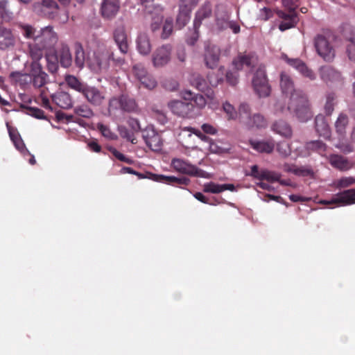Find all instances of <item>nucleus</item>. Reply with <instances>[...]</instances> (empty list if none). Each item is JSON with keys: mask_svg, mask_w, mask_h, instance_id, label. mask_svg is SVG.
I'll use <instances>...</instances> for the list:
<instances>
[{"mask_svg": "<svg viewBox=\"0 0 355 355\" xmlns=\"http://www.w3.org/2000/svg\"><path fill=\"white\" fill-rule=\"evenodd\" d=\"M15 44L16 40L12 31L0 26V50H12L14 49Z\"/></svg>", "mask_w": 355, "mask_h": 355, "instance_id": "obj_17", "label": "nucleus"}, {"mask_svg": "<svg viewBox=\"0 0 355 355\" xmlns=\"http://www.w3.org/2000/svg\"><path fill=\"white\" fill-rule=\"evenodd\" d=\"M171 111L175 115L183 118H192L196 114L193 103L189 101L173 100L168 103Z\"/></svg>", "mask_w": 355, "mask_h": 355, "instance_id": "obj_7", "label": "nucleus"}, {"mask_svg": "<svg viewBox=\"0 0 355 355\" xmlns=\"http://www.w3.org/2000/svg\"><path fill=\"white\" fill-rule=\"evenodd\" d=\"M121 110V95L119 97H112L108 101L107 112L110 116L114 114L118 110Z\"/></svg>", "mask_w": 355, "mask_h": 355, "instance_id": "obj_46", "label": "nucleus"}, {"mask_svg": "<svg viewBox=\"0 0 355 355\" xmlns=\"http://www.w3.org/2000/svg\"><path fill=\"white\" fill-rule=\"evenodd\" d=\"M90 129L94 131H99L101 133H105L110 131L108 125L101 121L97 123L92 122L90 125Z\"/></svg>", "mask_w": 355, "mask_h": 355, "instance_id": "obj_63", "label": "nucleus"}, {"mask_svg": "<svg viewBox=\"0 0 355 355\" xmlns=\"http://www.w3.org/2000/svg\"><path fill=\"white\" fill-rule=\"evenodd\" d=\"M58 9V5L53 0H42L33 5V10L36 14L50 19L55 17Z\"/></svg>", "mask_w": 355, "mask_h": 355, "instance_id": "obj_11", "label": "nucleus"}, {"mask_svg": "<svg viewBox=\"0 0 355 355\" xmlns=\"http://www.w3.org/2000/svg\"><path fill=\"white\" fill-rule=\"evenodd\" d=\"M280 87L283 93L294 94L297 92L295 89L293 80L287 73L282 72L280 74Z\"/></svg>", "mask_w": 355, "mask_h": 355, "instance_id": "obj_30", "label": "nucleus"}, {"mask_svg": "<svg viewBox=\"0 0 355 355\" xmlns=\"http://www.w3.org/2000/svg\"><path fill=\"white\" fill-rule=\"evenodd\" d=\"M141 4L144 7L145 11L148 14H153L155 7L160 6L154 3V0H140Z\"/></svg>", "mask_w": 355, "mask_h": 355, "instance_id": "obj_61", "label": "nucleus"}, {"mask_svg": "<svg viewBox=\"0 0 355 355\" xmlns=\"http://www.w3.org/2000/svg\"><path fill=\"white\" fill-rule=\"evenodd\" d=\"M248 175L253 177L254 179L258 180L257 186L261 189H266V183L264 181L266 180V170H260L257 165H253L251 166V170Z\"/></svg>", "mask_w": 355, "mask_h": 355, "instance_id": "obj_27", "label": "nucleus"}, {"mask_svg": "<svg viewBox=\"0 0 355 355\" xmlns=\"http://www.w3.org/2000/svg\"><path fill=\"white\" fill-rule=\"evenodd\" d=\"M74 113L84 118H91L94 115L90 106L85 103L76 106L74 107Z\"/></svg>", "mask_w": 355, "mask_h": 355, "instance_id": "obj_45", "label": "nucleus"}, {"mask_svg": "<svg viewBox=\"0 0 355 355\" xmlns=\"http://www.w3.org/2000/svg\"><path fill=\"white\" fill-rule=\"evenodd\" d=\"M75 59L74 62L77 67L82 69L84 67L85 62L87 61V56L86 57L82 44L79 42H76L74 44Z\"/></svg>", "mask_w": 355, "mask_h": 355, "instance_id": "obj_34", "label": "nucleus"}, {"mask_svg": "<svg viewBox=\"0 0 355 355\" xmlns=\"http://www.w3.org/2000/svg\"><path fill=\"white\" fill-rule=\"evenodd\" d=\"M173 30V19L171 17L166 18L162 28L161 37L163 40L168 39L172 34Z\"/></svg>", "mask_w": 355, "mask_h": 355, "instance_id": "obj_48", "label": "nucleus"}, {"mask_svg": "<svg viewBox=\"0 0 355 355\" xmlns=\"http://www.w3.org/2000/svg\"><path fill=\"white\" fill-rule=\"evenodd\" d=\"M20 107L21 109V111L24 113H25L28 115H30L35 119H46V116L44 114V111L38 107H31V106H28V105H26L24 104H21L20 105Z\"/></svg>", "mask_w": 355, "mask_h": 355, "instance_id": "obj_40", "label": "nucleus"}, {"mask_svg": "<svg viewBox=\"0 0 355 355\" xmlns=\"http://www.w3.org/2000/svg\"><path fill=\"white\" fill-rule=\"evenodd\" d=\"M220 55V49L214 44H207L205 49L204 60L205 65L209 69L218 66Z\"/></svg>", "mask_w": 355, "mask_h": 355, "instance_id": "obj_16", "label": "nucleus"}, {"mask_svg": "<svg viewBox=\"0 0 355 355\" xmlns=\"http://www.w3.org/2000/svg\"><path fill=\"white\" fill-rule=\"evenodd\" d=\"M211 4L209 1H205L197 10L193 21V28H200L202 21L209 18L211 16Z\"/></svg>", "mask_w": 355, "mask_h": 355, "instance_id": "obj_20", "label": "nucleus"}, {"mask_svg": "<svg viewBox=\"0 0 355 355\" xmlns=\"http://www.w3.org/2000/svg\"><path fill=\"white\" fill-rule=\"evenodd\" d=\"M38 102L40 103L42 106L45 109H48L49 110H52L53 108L51 106L50 101L49 99L48 94L44 89H42L40 92V96L37 98Z\"/></svg>", "mask_w": 355, "mask_h": 355, "instance_id": "obj_53", "label": "nucleus"}, {"mask_svg": "<svg viewBox=\"0 0 355 355\" xmlns=\"http://www.w3.org/2000/svg\"><path fill=\"white\" fill-rule=\"evenodd\" d=\"M120 8L119 0H103L101 7L102 16L106 19H112L118 13Z\"/></svg>", "mask_w": 355, "mask_h": 355, "instance_id": "obj_18", "label": "nucleus"}, {"mask_svg": "<svg viewBox=\"0 0 355 355\" xmlns=\"http://www.w3.org/2000/svg\"><path fill=\"white\" fill-rule=\"evenodd\" d=\"M196 85V88L202 92H205L207 96L210 99H214V92L209 89L207 83L205 79H203L200 76H198L193 83Z\"/></svg>", "mask_w": 355, "mask_h": 355, "instance_id": "obj_42", "label": "nucleus"}, {"mask_svg": "<svg viewBox=\"0 0 355 355\" xmlns=\"http://www.w3.org/2000/svg\"><path fill=\"white\" fill-rule=\"evenodd\" d=\"M58 58L62 67L67 68L72 64V56L70 52L69 47L65 44H62L61 47L58 51L57 55H55Z\"/></svg>", "mask_w": 355, "mask_h": 355, "instance_id": "obj_24", "label": "nucleus"}, {"mask_svg": "<svg viewBox=\"0 0 355 355\" xmlns=\"http://www.w3.org/2000/svg\"><path fill=\"white\" fill-rule=\"evenodd\" d=\"M349 125V119L347 114L340 112L334 123L336 131L338 133L345 132Z\"/></svg>", "mask_w": 355, "mask_h": 355, "instance_id": "obj_35", "label": "nucleus"}, {"mask_svg": "<svg viewBox=\"0 0 355 355\" xmlns=\"http://www.w3.org/2000/svg\"><path fill=\"white\" fill-rule=\"evenodd\" d=\"M281 174L279 173L268 171V184L278 182L281 185L295 187V184L290 180H280ZM270 191V187L268 184V191Z\"/></svg>", "mask_w": 355, "mask_h": 355, "instance_id": "obj_39", "label": "nucleus"}, {"mask_svg": "<svg viewBox=\"0 0 355 355\" xmlns=\"http://www.w3.org/2000/svg\"><path fill=\"white\" fill-rule=\"evenodd\" d=\"M191 12L189 10H187L179 7V12L176 18L175 26L178 29L184 27L190 19Z\"/></svg>", "mask_w": 355, "mask_h": 355, "instance_id": "obj_38", "label": "nucleus"}, {"mask_svg": "<svg viewBox=\"0 0 355 355\" xmlns=\"http://www.w3.org/2000/svg\"><path fill=\"white\" fill-rule=\"evenodd\" d=\"M48 69L51 73H55L58 69V58L55 55H46Z\"/></svg>", "mask_w": 355, "mask_h": 355, "instance_id": "obj_54", "label": "nucleus"}, {"mask_svg": "<svg viewBox=\"0 0 355 355\" xmlns=\"http://www.w3.org/2000/svg\"><path fill=\"white\" fill-rule=\"evenodd\" d=\"M272 130L277 133H289L291 132V128L285 121L279 120L272 125Z\"/></svg>", "mask_w": 355, "mask_h": 355, "instance_id": "obj_47", "label": "nucleus"}, {"mask_svg": "<svg viewBox=\"0 0 355 355\" xmlns=\"http://www.w3.org/2000/svg\"><path fill=\"white\" fill-rule=\"evenodd\" d=\"M65 82L69 87L81 94L84 92V89L87 85V83L81 82L76 76L72 75H67L65 76Z\"/></svg>", "mask_w": 355, "mask_h": 355, "instance_id": "obj_37", "label": "nucleus"}, {"mask_svg": "<svg viewBox=\"0 0 355 355\" xmlns=\"http://www.w3.org/2000/svg\"><path fill=\"white\" fill-rule=\"evenodd\" d=\"M258 63V56L254 52L240 53L232 61V64L237 71L243 69L244 67L252 69L255 67Z\"/></svg>", "mask_w": 355, "mask_h": 355, "instance_id": "obj_10", "label": "nucleus"}, {"mask_svg": "<svg viewBox=\"0 0 355 355\" xmlns=\"http://www.w3.org/2000/svg\"><path fill=\"white\" fill-rule=\"evenodd\" d=\"M113 37L121 53L126 54L129 49V45L125 28L123 26L117 27L114 31Z\"/></svg>", "mask_w": 355, "mask_h": 355, "instance_id": "obj_19", "label": "nucleus"}, {"mask_svg": "<svg viewBox=\"0 0 355 355\" xmlns=\"http://www.w3.org/2000/svg\"><path fill=\"white\" fill-rule=\"evenodd\" d=\"M320 77L328 86L342 85L344 78L341 73L329 65L322 66L319 69Z\"/></svg>", "mask_w": 355, "mask_h": 355, "instance_id": "obj_6", "label": "nucleus"}, {"mask_svg": "<svg viewBox=\"0 0 355 355\" xmlns=\"http://www.w3.org/2000/svg\"><path fill=\"white\" fill-rule=\"evenodd\" d=\"M137 48L138 51L144 55H147L151 51V44L149 37L146 33H140L137 39Z\"/></svg>", "mask_w": 355, "mask_h": 355, "instance_id": "obj_28", "label": "nucleus"}, {"mask_svg": "<svg viewBox=\"0 0 355 355\" xmlns=\"http://www.w3.org/2000/svg\"><path fill=\"white\" fill-rule=\"evenodd\" d=\"M324 205L338 204L341 206L355 204V189L345 190L336 194L331 200H323Z\"/></svg>", "mask_w": 355, "mask_h": 355, "instance_id": "obj_14", "label": "nucleus"}, {"mask_svg": "<svg viewBox=\"0 0 355 355\" xmlns=\"http://www.w3.org/2000/svg\"><path fill=\"white\" fill-rule=\"evenodd\" d=\"M82 94L90 105L95 107L101 106L106 99L105 91L89 85H86Z\"/></svg>", "mask_w": 355, "mask_h": 355, "instance_id": "obj_9", "label": "nucleus"}, {"mask_svg": "<svg viewBox=\"0 0 355 355\" xmlns=\"http://www.w3.org/2000/svg\"><path fill=\"white\" fill-rule=\"evenodd\" d=\"M51 98L53 102L62 109H69L72 107L71 98L70 95L67 92H58L52 95Z\"/></svg>", "mask_w": 355, "mask_h": 355, "instance_id": "obj_25", "label": "nucleus"}, {"mask_svg": "<svg viewBox=\"0 0 355 355\" xmlns=\"http://www.w3.org/2000/svg\"><path fill=\"white\" fill-rule=\"evenodd\" d=\"M199 0H180L179 7L192 10L198 3Z\"/></svg>", "mask_w": 355, "mask_h": 355, "instance_id": "obj_64", "label": "nucleus"}, {"mask_svg": "<svg viewBox=\"0 0 355 355\" xmlns=\"http://www.w3.org/2000/svg\"><path fill=\"white\" fill-rule=\"evenodd\" d=\"M58 36L51 26L42 28L36 35L35 42L28 43L30 56L33 60H40L44 49H51L57 44Z\"/></svg>", "mask_w": 355, "mask_h": 355, "instance_id": "obj_1", "label": "nucleus"}, {"mask_svg": "<svg viewBox=\"0 0 355 355\" xmlns=\"http://www.w3.org/2000/svg\"><path fill=\"white\" fill-rule=\"evenodd\" d=\"M239 121L249 128H260L265 125L264 116L260 114L252 115L249 105L245 103L239 106Z\"/></svg>", "mask_w": 355, "mask_h": 355, "instance_id": "obj_4", "label": "nucleus"}, {"mask_svg": "<svg viewBox=\"0 0 355 355\" xmlns=\"http://www.w3.org/2000/svg\"><path fill=\"white\" fill-rule=\"evenodd\" d=\"M306 147L308 149L312 150H316L320 152L325 150V144L319 140L312 141L307 143Z\"/></svg>", "mask_w": 355, "mask_h": 355, "instance_id": "obj_59", "label": "nucleus"}, {"mask_svg": "<svg viewBox=\"0 0 355 355\" xmlns=\"http://www.w3.org/2000/svg\"><path fill=\"white\" fill-rule=\"evenodd\" d=\"M283 168L284 171L292 173L298 176L307 177L313 176L314 175L313 169L308 166H297L295 164H284Z\"/></svg>", "mask_w": 355, "mask_h": 355, "instance_id": "obj_22", "label": "nucleus"}, {"mask_svg": "<svg viewBox=\"0 0 355 355\" xmlns=\"http://www.w3.org/2000/svg\"><path fill=\"white\" fill-rule=\"evenodd\" d=\"M173 47L171 44H163L157 47L152 54L153 65L155 68L166 66L171 59Z\"/></svg>", "mask_w": 355, "mask_h": 355, "instance_id": "obj_8", "label": "nucleus"}, {"mask_svg": "<svg viewBox=\"0 0 355 355\" xmlns=\"http://www.w3.org/2000/svg\"><path fill=\"white\" fill-rule=\"evenodd\" d=\"M150 15H152L150 28L153 32H155L159 29L160 25L163 21V8L162 6L155 7V10Z\"/></svg>", "mask_w": 355, "mask_h": 355, "instance_id": "obj_36", "label": "nucleus"}, {"mask_svg": "<svg viewBox=\"0 0 355 355\" xmlns=\"http://www.w3.org/2000/svg\"><path fill=\"white\" fill-rule=\"evenodd\" d=\"M171 166L176 171L182 174L199 178H208V175L205 171L181 159L173 158L171 160Z\"/></svg>", "mask_w": 355, "mask_h": 355, "instance_id": "obj_5", "label": "nucleus"}, {"mask_svg": "<svg viewBox=\"0 0 355 355\" xmlns=\"http://www.w3.org/2000/svg\"><path fill=\"white\" fill-rule=\"evenodd\" d=\"M139 82L144 87L148 89H153L157 86L156 80L150 74H148L144 79L139 80Z\"/></svg>", "mask_w": 355, "mask_h": 355, "instance_id": "obj_58", "label": "nucleus"}, {"mask_svg": "<svg viewBox=\"0 0 355 355\" xmlns=\"http://www.w3.org/2000/svg\"><path fill=\"white\" fill-rule=\"evenodd\" d=\"M9 136L18 150L22 153L24 150H26L24 141L21 138V135H9Z\"/></svg>", "mask_w": 355, "mask_h": 355, "instance_id": "obj_57", "label": "nucleus"}, {"mask_svg": "<svg viewBox=\"0 0 355 355\" xmlns=\"http://www.w3.org/2000/svg\"><path fill=\"white\" fill-rule=\"evenodd\" d=\"M223 110L227 115L228 120H234L237 117L239 118V113L238 114L234 107L228 102L223 104Z\"/></svg>", "mask_w": 355, "mask_h": 355, "instance_id": "obj_50", "label": "nucleus"}, {"mask_svg": "<svg viewBox=\"0 0 355 355\" xmlns=\"http://www.w3.org/2000/svg\"><path fill=\"white\" fill-rule=\"evenodd\" d=\"M154 176L153 180L161 182L172 186H187L190 183V180L186 177L177 178L175 176H166L164 175H152Z\"/></svg>", "mask_w": 355, "mask_h": 355, "instance_id": "obj_21", "label": "nucleus"}, {"mask_svg": "<svg viewBox=\"0 0 355 355\" xmlns=\"http://www.w3.org/2000/svg\"><path fill=\"white\" fill-rule=\"evenodd\" d=\"M203 191L205 193H219L223 192L222 185L211 182L204 185Z\"/></svg>", "mask_w": 355, "mask_h": 355, "instance_id": "obj_55", "label": "nucleus"}, {"mask_svg": "<svg viewBox=\"0 0 355 355\" xmlns=\"http://www.w3.org/2000/svg\"><path fill=\"white\" fill-rule=\"evenodd\" d=\"M10 77L23 88H26L31 84H33L31 71H30V73H22L19 71H13L10 73Z\"/></svg>", "mask_w": 355, "mask_h": 355, "instance_id": "obj_31", "label": "nucleus"}, {"mask_svg": "<svg viewBox=\"0 0 355 355\" xmlns=\"http://www.w3.org/2000/svg\"><path fill=\"white\" fill-rule=\"evenodd\" d=\"M19 26L21 30L23 35L26 39L32 40L31 42H35V38L36 37L37 35L35 28L28 24H22Z\"/></svg>", "mask_w": 355, "mask_h": 355, "instance_id": "obj_49", "label": "nucleus"}, {"mask_svg": "<svg viewBox=\"0 0 355 355\" xmlns=\"http://www.w3.org/2000/svg\"><path fill=\"white\" fill-rule=\"evenodd\" d=\"M355 183V178L353 177H344L338 180L336 185L338 188L348 187Z\"/></svg>", "mask_w": 355, "mask_h": 355, "instance_id": "obj_62", "label": "nucleus"}, {"mask_svg": "<svg viewBox=\"0 0 355 355\" xmlns=\"http://www.w3.org/2000/svg\"><path fill=\"white\" fill-rule=\"evenodd\" d=\"M337 105V95L335 92H330L325 95V103L324 104V112L326 115L331 116L334 112Z\"/></svg>", "mask_w": 355, "mask_h": 355, "instance_id": "obj_33", "label": "nucleus"}, {"mask_svg": "<svg viewBox=\"0 0 355 355\" xmlns=\"http://www.w3.org/2000/svg\"><path fill=\"white\" fill-rule=\"evenodd\" d=\"M107 150L112 153V154L119 160L131 164L133 163V160L130 158L125 157L123 154L121 153L116 148L112 146H107Z\"/></svg>", "mask_w": 355, "mask_h": 355, "instance_id": "obj_56", "label": "nucleus"}, {"mask_svg": "<svg viewBox=\"0 0 355 355\" xmlns=\"http://www.w3.org/2000/svg\"><path fill=\"white\" fill-rule=\"evenodd\" d=\"M137 104L135 100L128 95H121V110L127 112L136 111Z\"/></svg>", "mask_w": 355, "mask_h": 355, "instance_id": "obj_41", "label": "nucleus"}, {"mask_svg": "<svg viewBox=\"0 0 355 355\" xmlns=\"http://www.w3.org/2000/svg\"><path fill=\"white\" fill-rule=\"evenodd\" d=\"M182 97L184 101L193 102L194 107H196L198 110L204 108L207 104L206 99L202 94H195L191 91L182 92Z\"/></svg>", "mask_w": 355, "mask_h": 355, "instance_id": "obj_23", "label": "nucleus"}, {"mask_svg": "<svg viewBox=\"0 0 355 355\" xmlns=\"http://www.w3.org/2000/svg\"><path fill=\"white\" fill-rule=\"evenodd\" d=\"M314 45L319 55L324 60H333L335 56L334 50L324 35H318L315 37Z\"/></svg>", "mask_w": 355, "mask_h": 355, "instance_id": "obj_12", "label": "nucleus"}, {"mask_svg": "<svg viewBox=\"0 0 355 355\" xmlns=\"http://www.w3.org/2000/svg\"><path fill=\"white\" fill-rule=\"evenodd\" d=\"M288 110L301 121H306L313 116L309 98L302 92L292 94L288 102Z\"/></svg>", "mask_w": 355, "mask_h": 355, "instance_id": "obj_2", "label": "nucleus"}, {"mask_svg": "<svg viewBox=\"0 0 355 355\" xmlns=\"http://www.w3.org/2000/svg\"><path fill=\"white\" fill-rule=\"evenodd\" d=\"M129 130L122 125L119 126V131L120 133H134L141 130V128L137 119L130 118L127 121Z\"/></svg>", "mask_w": 355, "mask_h": 355, "instance_id": "obj_43", "label": "nucleus"}, {"mask_svg": "<svg viewBox=\"0 0 355 355\" xmlns=\"http://www.w3.org/2000/svg\"><path fill=\"white\" fill-rule=\"evenodd\" d=\"M111 61L121 64L123 62V58L116 57L110 49H107L103 45L98 46L97 49L93 52L92 55L89 53L87 55V62L94 70L107 68Z\"/></svg>", "mask_w": 355, "mask_h": 355, "instance_id": "obj_3", "label": "nucleus"}, {"mask_svg": "<svg viewBox=\"0 0 355 355\" xmlns=\"http://www.w3.org/2000/svg\"><path fill=\"white\" fill-rule=\"evenodd\" d=\"M31 64L33 85L35 87L41 88L46 83L48 75L42 70V67L39 62L40 60H33Z\"/></svg>", "mask_w": 355, "mask_h": 355, "instance_id": "obj_15", "label": "nucleus"}, {"mask_svg": "<svg viewBox=\"0 0 355 355\" xmlns=\"http://www.w3.org/2000/svg\"><path fill=\"white\" fill-rule=\"evenodd\" d=\"M315 128L318 133H328L330 130V126L322 115H318L315 119Z\"/></svg>", "mask_w": 355, "mask_h": 355, "instance_id": "obj_44", "label": "nucleus"}, {"mask_svg": "<svg viewBox=\"0 0 355 355\" xmlns=\"http://www.w3.org/2000/svg\"><path fill=\"white\" fill-rule=\"evenodd\" d=\"M329 162L333 167L340 171H347L352 167V164L347 158L340 155H330Z\"/></svg>", "mask_w": 355, "mask_h": 355, "instance_id": "obj_26", "label": "nucleus"}, {"mask_svg": "<svg viewBox=\"0 0 355 355\" xmlns=\"http://www.w3.org/2000/svg\"><path fill=\"white\" fill-rule=\"evenodd\" d=\"M132 71L135 76L139 80H141L144 79L148 74H149L146 70V69L142 66L141 64H135L132 67Z\"/></svg>", "mask_w": 355, "mask_h": 355, "instance_id": "obj_52", "label": "nucleus"}, {"mask_svg": "<svg viewBox=\"0 0 355 355\" xmlns=\"http://www.w3.org/2000/svg\"><path fill=\"white\" fill-rule=\"evenodd\" d=\"M252 83L254 92L259 98L266 96V72L264 65L257 69Z\"/></svg>", "mask_w": 355, "mask_h": 355, "instance_id": "obj_13", "label": "nucleus"}, {"mask_svg": "<svg viewBox=\"0 0 355 355\" xmlns=\"http://www.w3.org/2000/svg\"><path fill=\"white\" fill-rule=\"evenodd\" d=\"M8 3V1L7 0L0 1V17L5 21H9L12 17V13L7 8Z\"/></svg>", "mask_w": 355, "mask_h": 355, "instance_id": "obj_51", "label": "nucleus"}, {"mask_svg": "<svg viewBox=\"0 0 355 355\" xmlns=\"http://www.w3.org/2000/svg\"><path fill=\"white\" fill-rule=\"evenodd\" d=\"M297 70L304 76L308 77L311 80H314L315 78V75L313 71L310 69L306 64L303 62L301 65H300Z\"/></svg>", "mask_w": 355, "mask_h": 355, "instance_id": "obj_60", "label": "nucleus"}, {"mask_svg": "<svg viewBox=\"0 0 355 355\" xmlns=\"http://www.w3.org/2000/svg\"><path fill=\"white\" fill-rule=\"evenodd\" d=\"M279 16L284 19L279 26V28L282 31L295 27L298 21L297 15L295 12L288 15L281 12Z\"/></svg>", "mask_w": 355, "mask_h": 355, "instance_id": "obj_29", "label": "nucleus"}, {"mask_svg": "<svg viewBox=\"0 0 355 355\" xmlns=\"http://www.w3.org/2000/svg\"><path fill=\"white\" fill-rule=\"evenodd\" d=\"M160 136L161 135H142V138L152 150L158 151L162 145V139Z\"/></svg>", "mask_w": 355, "mask_h": 355, "instance_id": "obj_32", "label": "nucleus"}]
</instances>
